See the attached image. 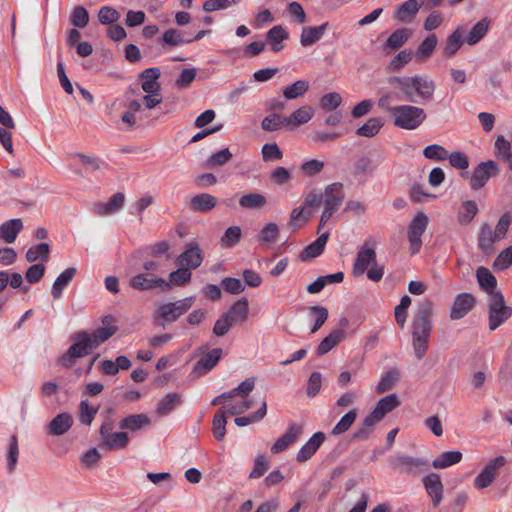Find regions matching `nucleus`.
Segmentation results:
<instances>
[{
	"label": "nucleus",
	"instance_id": "obj_1",
	"mask_svg": "<svg viewBox=\"0 0 512 512\" xmlns=\"http://www.w3.org/2000/svg\"><path fill=\"white\" fill-rule=\"evenodd\" d=\"M388 85L395 89L399 90L398 92L392 93V100H402L411 103L416 102V96L424 100H429L433 97L436 86L433 80L429 79L426 76H393L388 78Z\"/></svg>",
	"mask_w": 512,
	"mask_h": 512
},
{
	"label": "nucleus",
	"instance_id": "obj_2",
	"mask_svg": "<svg viewBox=\"0 0 512 512\" xmlns=\"http://www.w3.org/2000/svg\"><path fill=\"white\" fill-rule=\"evenodd\" d=\"M432 315L433 303L430 300H424L418 304L411 324L412 347L418 360L423 359L429 348Z\"/></svg>",
	"mask_w": 512,
	"mask_h": 512
},
{
	"label": "nucleus",
	"instance_id": "obj_3",
	"mask_svg": "<svg viewBox=\"0 0 512 512\" xmlns=\"http://www.w3.org/2000/svg\"><path fill=\"white\" fill-rule=\"evenodd\" d=\"M391 101L392 93H384L378 99V106L391 114L396 127L414 130L425 121L426 113L422 108L409 104L391 106Z\"/></svg>",
	"mask_w": 512,
	"mask_h": 512
},
{
	"label": "nucleus",
	"instance_id": "obj_4",
	"mask_svg": "<svg viewBox=\"0 0 512 512\" xmlns=\"http://www.w3.org/2000/svg\"><path fill=\"white\" fill-rule=\"evenodd\" d=\"M343 202V196L339 194H307L304 205L307 209L306 216L312 217L323 207L318 231H320L330 217Z\"/></svg>",
	"mask_w": 512,
	"mask_h": 512
},
{
	"label": "nucleus",
	"instance_id": "obj_5",
	"mask_svg": "<svg viewBox=\"0 0 512 512\" xmlns=\"http://www.w3.org/2000/svg\"><path fill=\"white\" fill-rule=\"evenodd\" d=\"M73 340V345H71L67 352L59 359L60 365L66 368L72 367L76 359L90 354L94 349L91 336L88 332L82 331L76 333L73 336Z\"/></svg>",
	"mask_w": 512,
	"mask_h": 512
},
{
	"label": "nucleus",
	"instance_id": "obj_6",
	"mask_svg": "<svg viewBox=\"0 0 512 512\" xmlns=\"http://www.w3.org/2000/svg\"><path fill=\"white\" fill-rule=\"evenodd\" d=\"M488 326L491 331L503 325L512 316V307L506 305L502 293H495L488 300Z\"/></svg>",
	"mask_w": 512,
	"mask_h": 512
},
{
	"label": "nucleus",
	"instance_id": "obj_7",
	"mask_svg": "<svg viewBox=\"0 0 512 512\" xmlns=\"http://www.w3.org/2000/svg\"><path fill=\"white\" fill-rule=\"evenodd\" d=\"M195 296H189L175 302H168L160 305L156 314L165 322L172 323L184 315L194 304Z\"/></svg>",
	"mask_w": 512,
	"mask_h": 512
},
{
	"label": "nucleus",
	"instance_id": "obj_8",
	"mask_svg": "<svg viewBox=\"0 0 512 512\" xmlns=\"http://www.w3.org/2000/svg\"><path fill=\"white\" fill-rule=\"evenodd\" d=\"M429 219L424 212H418L408 227V241L411 254H417L422 247V235L428 227Z\"/></svg>",
	"mask_w": 512,
	"mask_h": 512
},
{
	"label": "nucleus",
	"instance_id": "obj_9",
	"mask_svg": "<svg viewBox=\"0 0 512 512\" xmlns=\"http://www.w3.org/2000/svg\"><path fill=\"white\" fill-rule=\"evenodd\" d=\"M500 168L493 160L479 163L473 170L470 178V186L473 190H479L485 186L488 180L497 176Z\"/></svg>",
	"mask_w": 512,
	"mask_h": 512
},
{
	"label": "nucleus",
	"instance_id": "obj_10",
	"mask_svg": "<svg viewBox=\"0 0 512 512\" xmlns=\"http://www.w3.org/2000/svg\"><path fill=\"white\" fill-rule=\"evenodd\" d=\"M202 262V252L198 243L195 241L188 243L185 250L176 259V263L180 267H186L188 269H196Z\"/></svg>",
	"mask_w": 512,
	"mask_h": 512
},
{
	"label": "nucleus",
	"instance_id": "obj_11",
	"mask_svg": "<svg viewBox=\"0 0 512 512\" xmlns=\"http://www.w3.org/2000/svg\"><path fill=\"white\" fill-rule=\"evenodd\" d=\"M505 462L506 460L503 456L492 459L474 479V486L478 489L488 487L495 479L497 471L504 466Z\"/></svg>",
	"mask_w": 512,
	"mask_h": 512
},
{
	"label": "nucleus",
	"instance_id": "obj_12",
	"mask_svg": "<svg viewBox=\"0 0 512 512\" xmlns=\"http://www.w3.org/2000/svg\"><path fill=\"white\" fill-rule=\"evenodd\" d=\"M302 432L303 426L301 424L290 423L286 432L271 446V453L279 454L285 451L292 443L300 438Z\"/></svg>",
	"mask_w": 512,
	"mask_h": 512
},
{
	"label": "nucleus",
	"instance_id": "obj_13",
	"mask_svg": "<svg viewBox=\"0 0 512 512\" xmlns=\"http://www.w3.org/2000/svg\"><path fill=\"white\" fill-rule=\"evenodd\" d=\"M423 5L424 0H407L395 7L393 18L400 23H410Z\"/></svg>",
	"mask_w": 512,
	"mask_h": 512
},
{
	"label": "nucleus",
	"instance_id": "obj_14",
	"mask_svg": "<svg viewBox=\"0 0 512 512\" xmlns=\"http://www.w3.org/2000/svg\"><path fill=\"white\" fill-rule=\"evenodd\" d=\"M130 286L136 290H150L156 287H160L162 290H168L171 284L152 274L140 273L131 278Z\"/></svg>",
	"mask_w": 512,
	"mask_h": 512
},
{
	"label": "nucleus",
	"instance_id": "obj_15",
	"mask_svg": "<svg viewBox=\"0 0 512 512\" xmlns=\"http://www.w3.org/2000/svg\"><path fill=\"white\" fill-rule=\"evenodd\" d=\"M223 355L221 348H214L204 353L194 365L192 373L197 376H203L209 373L220 361Z\"/></svg>",
	"mask_w": 512,
	"mask_h": 512
},
{
	"label": "nucleus",
	"instance_id": "obj_16",
	"mask_svg": "<svg viewBox=\"0 0 512 512\" xmlns=\"http://www.w3.org/2000/svg\"><path fill=\"white\" fill-rule=\"evenodd\" d=\"M393 466L404 473L418 475L421 471L429 468V463L420 458H413L406 455H399L393 461Z\"/></svg>",
	"mask_w": 512,
	"mask_h": 512
},
{
	"label": "nucleus",
	"instance_id": "obj_17",
	"mask_svg": "<svg viewBox=\"0 0 512 512\" xmlns=\"http://www.w3.org/2000/svg\"><path fill=\"white\" fill-rule=\"evenodd\" d=\"M475 304V298L470 293L458 294L452 304L450 310V318L452 320L462 319L469 311L472 310Z\"/></svg>",
	"mask_w": 512,
	"mask_h": 512
},
{
	"label": "nucleus",
	"instance_id": "obj_18",
	"mask_svg": "<svg viewBox=\"0 0 512 512\" xmlns=\"http://www.w3.org/2000/svg\"><path fill=\"white\" fill-rule=\"evenodd\" d=\"M377 262L375 249L372 247L363 246L357 253L356 260L353 265L354 276H361L368 267Z\"/></svg>",
	"mask_w": 512,
	"mask_h": 512
},
{
	"label": "nucleus",
	"instance_id": "obj_19",
	"mask_svg": "<svg viewBox=\"0 0 512 512\" xmlns=\"http://www.w3.org/2000/svg\"><path fill=\"white\" fill-rule=\"evenodd\" d=\"M501 240L488 223H483L478 234V248L486 255L494 253V243Z\"/></svg>",
	"mask_w": 512,
	"mask_h": 512
},
{
	"label": "nucleus",
	"instance_id": "obj_20",
	"mask_svg": "<svg viewBox=\"0 0 512 512\" xmlns=\"http://www.w3.org/2000/svg\"><path fill=\"white\" fill-rule=\"evenodd\" d=\"M73 157L86 173L94 176L109 168L108 163L98 157L82 153H76Z\"/></svg>",
	"mask_w": 512,
	"mask_h": 512
},
{
	"label": "nucleus",
	"instance_id": "obj_21",
	"mask_svg": "<svg viewBox=\"0 0 512 512\" xmlns=\"http://www.w3.org/2000/svg\"><path fill=\"white\" fill-rule=\"evenodd\" d=\"M412 36V30L409 28L396 29L383 44V51L390 54L393 51L400 49Z\"/></svg>",
	"mask_w": 512,
	"mask_h": 512
},
{
	"label": "nucleus",
	"instance_id": "obj_22",
	"mask_svg": "<svg viewBox=\"0 0 512 512\" xmlns=\"http://www.w3.org/2000/svg\"><path fill=\"white\" fill-rule=\"evenodd\" d=\"M424 487L431 497L433 505L438 506L443 499V484L441 478L436 473H431L423 478Z\"/></svg>",
	"mask_w": 512,
	"mask_h": 512
},
{
	"label": "nucleus",
	"instance_id": "obj_23",
	"mask_svg": "<svg viewBox=\"0 0 512 512\" xmlns=\"http://www.w3.org/2000/svg\"><path fill=\"white\" fill-rule=\"evenodd\" d=\"M324 440L325 434L323 432L314 433L312 437L298 451L296 456L297 461L305 462L310 459L322 445Z\"/></svg>",
	"mask_w": 512,
	"mask_h": 512
},
{
	"label": "nucleus",
	"instance_id": "obj_24",
	"mask_svg": "<svg viewBox=\"0 0 512 512\" xmlns=\"http://www.w3.org/2000/svg\"><path fill=\"white\" fill-rule=\"evenodd\" d=\"M476 278L479 287L488 294L489 298L495 293H501L496 290L497 279L486 267L480 266L476 270Z\"/></svg>",
	"mask_w": 512,
	"mask_h": 512
},
{
	"label": "nucleus",
	"instance_id": "obj_25",
	"mask_svg": "<svg viewBox=\"0 0 512 512\" xmlns=\"http://www.w3.org/2000/svg\"><path fill=\"white\" fill-rule=\"evenodd\" d=\"M124 201V194H113L106 203L94 204L93 212L100 217L112 215L122 208Z\"/></svg>",
	"mask_w": 512,
	"mask_h": 512
},
{
	"label": "nucleus",
	"instance_id": "obj_26",
	"mask_svg": "<svg viewBox=\"0 0 512 512\" xmlns=\"http://www.w3.org/2000/svg\"><path fill=\"white\" fill-rule=\"evenodd\" d=\"M329 23L325 22L319 26H305L302 28L300 43L303 47H310L318 42L324 35Z\"/></svg>",
	"mask_w": 512,
	"mask_h": 512
},
{
	"label": "nucleus",
	"instance_id": "obj_27",
	"mask_svg": "<svg viewBox=\"0 0 512 512\" xmlns=\"http://www.w3.org/2000/svg\"><path fill=\"white\" fill-rule=\"evenodd\" d=\"M160 75L161 71L157 67H151L143 70L139 76L142 81V90L146 93L160 92V84L158 82Z\"/></svg>",
	"mask_w": 512,
	"mask_h": 512
},
{
	"label": "nucleus",
	"instance_id": "obj_28",
	"mask_svg": "<svg viewBox=\"0 0 512 512\" xmlns=\"http://www.w3.org/2000/svg\"><path fill=\"white\" fill-rule=\"evenodd\" d=\"M314 115V109L309 105H304L285 117L286 126L289 128H297L308 123Z\"/></svg>",
	"mask_w": 512,
	"mask_h": 512
},
{
	"label": "nucleus",
	"instance_id": "obj_29",
	"mask_svg": "<svg viewBox=\"0 0 512 512\" xmlns=\"http://www.w3.org/2000/svg\"><path fill=\"white\" fill-rule=\"evenodd\" d=\"M73 424V418L70 413L63 412L56 415L48 425V432L53 436H60L66 433Z\"/></svg>",
	"mask_w": 512,
	"mask_h": 512
},
{
	"label": "nucleus",
	"instance_id": "obj_30",
	"mask_svg": "<svg viewBox=\"0 0 512 512\" xmlns=\"http://www.w3.org/2000/svg\"><path fill=\"white\" fill-rule=\"evenodd\" d=\"M129 443V437L126 432H112L101 439L100 447L106 450H121L127 447Z\"/></svg>",
	"mask_w": 512,
	"mask_h": 512
},
{
	"label": "nucleus",
	"instance_id": "obj_31",
	"mask_svg": "<svg viewBox=\"0 0 512 512\" xmlns=\"http://www.w3.org/2000/svg\"><path fill=\"white\" fill-rule=\"evenodd\" d=\"M23 229L21 219H11L0 225V238L6 243H13Z\"/></svg>",
	"mask_w": 512,
	"mask_h": 512
},
{
	"label": "nucleus",
	"instance_id": "obj_32",
	"mask_svg": "<svg viewBox=\"0 0 512 512\" xmlns=\"http://www.w3.org/2000/svg\"><path fill=\"white\" fill-rule=\"evenodd\" d=\"M329 233H322L314 242L305 247L300 258L302 261H310L322 254L328 241Z\"/></svg>",
	"mask_w": 512,
	"mask_h": 512
},
{
	"label": "nucleus",
	"instance_id": "obj_33",
	"mask_svg": "<svg viewBox=\"0 0 512 512\" xmlns=\"http://www.w3.org/2000/svg\"><path fill=\"white\" fill-rule=\"evenodd\" d=\"M248 300L247 298H241L231 305L228 311L224 312L228 315L229 320L236 324L238 322H244L248 318Z\"/></svg>",
	"mask_w": 512,
	"mask_h": 512
},
{
	"label": "nucleus",
	"instance_id": "obj_34",
	"mask_svg": "<svg viewBox=\"0 0 512 512\" xmlns=\"http://www.w3.org/2000/svg\"><path fill=\"white\" fill-rule=\"evenodd\" d=\"M76 274L77 269L75 267H69L60 273V275L54 281L51 289V293L54 299H59L62 296L63 289L69 285Z\"/></svg>",
	"mask_w": 512,
	"mask_h": 512
},
{
	"label": "nucleus",
	"instance_id": "obj_35",
	"mask_svg": "<svg viewBox=\"0 0 512 512\" xmlns=\"http://www.w3.org/2000/svg\"><path fill=\"white\" fill-rule=\"evenodd\" d=\"M489 27L490 20L486 17L481 19L468 32L467 36L464 38L465 43L470 46L476 45L485 37Z\"/></svg>",
	"mask_w": 512,
	"mask_h": 512
},
{
	"label": "nucleus",
	"instance_id": "obj_36",
	"mask_svg": "<svg viewBox=\"0 0 512 512\" xmlns=\"http://www.w3.org/2000/svg\"><path fill=\"white\" fill-rule=\"evenodd\" d=\"M346 337V332L341 329H335L329 333L318 345L317 354L324 355L331 351L335 346L342 342Z\"/></svg>",
	"mask_w": 512,
	"mask_h": 512
},
{
	"label": "nucleus",
	"instance_id": "obj_37",
	"mask_svg": "<svg viewBox=\"0 0 512 512\" xmlns=\"http://www.w3.org/2000/svg\"><path fill=\"white\" fill-rule=\"evenodd\" d=\"M217 204V198L211 194H196L190 200V208L195 212H208Z\"/></svg>",
	"mask_w": 512,
	"mask_h": 512
},
{
	"label": "nucleus",
	"instance_id": "obj_38",
	"mask_svg": "<svg viewBox=\"0 0 512 512\" xmlns=\"http://www.w3.org/2000/svg\"><path fill=\"white\" fill-rule=\"evenodd\" d=\"M181 404V395L177 393H169L162 398L156 407L158 416L163 417L170 414L177 406Z\"/></svg>",
	"mask_w": 512,
	"mask_h": 512
},
{
	"label": "nucleus",
	"instance_id": "obj_39",
	"mask_svg": "<svg viewBox=\"0 0 512 512\" xmlns=\"http://www.w3.org/2000/svg\"><path fill=\"white\" fill-rule=\"evenodd\" d=\"M267 40L271 44L273 52H279L283 49L282 41L288 39V32L281 26H273L266 34Z\"/></svg>",
	"mask_w": 512,
	"mask_h": 512
},
{
	"label": "nucleus",
	"instance_id": "obj_40",
	"mask_svg": "<svg viewBox=\"0 0 512 512\" xmlns=\"http://www.w3.org/2000/svg\"><path fill=\"white\" fill-rule=\"evenodd\" d=\"M461 29V26L457 27L456 30L447 37L443 50L444 56H454L461 48L462 44L465 43L464 38L462 39Z\"/></svg>",
	"mask_w": 512,
	"mask_h": 512
},
{
	"label": "nucleus",
	"instance_id": "obj_41",
	"mask_svg": "<svg viewBox=\"0 0 512 512\" xmlns=\"http://www.w3.org/2000/svg\"><path fill=\"white\" fill-rule=\"evenodd\" d=\"M438 43V38L435 34H429L417 47L415 56L419 61H425L434 52Z\"/></svg>",
	"mask_w": 512,
	"mask_h": 512
},
{
	"label": "nucleus",
	"instance_id": "obj_42",
	"mask_svg": "<svg viewBox=\"0 0 512 512\" xmlns=\"http://www.w3.org/2000/svg\"><path fill=\"white\" fill-rule=\"evenodd\" d=\"M227 413L226 407L217 410L213 417L212 430L216 440L221 441L226 434Z\"/></svg>",
	"mask_w": 512,
	"mask_h": 512
},
{
	"label": "nucleus",
	"instance_id": "obj_43",
	"mask_svg": "<svg viewBox=\"0 0 512 512\" xmlns=\"http://www.w3.org/2000/svg\"><path fill=\"white\" fill-rule=\"evenodd\" d=\"M461 459L462 453L460 451H447L441 453L438 458L434 459L432 466L435 469H444L459 463Z\"/></svg>",
	"mask_w": 512,
	"mask_h": 512
},
{
	"label": "nucleus",
	"instance_id": "obj_44",
	"mask_svg": "<svg viewBox=\"0 0 512 512\" xmlns=\"http://www.w3.org/2000/svg\"><path fill=\"white\" fill-rule=\"evenodd\" d=\"M150 424V419L144 414H134L128 417H125L119 423V427L121 429H126L129 431H137L141 429L145 425Z\"/></svg>",
	"mask_w": 512,
	"mask_h": 512
},
{
	"label": "nucleus",
	"instance_id": "obj_45",
	"mask_svg": "<svg viewBox=\"0 0 512 512\" xmlns=\"http://www.w3.org/2000/svg\"><path fill=\"white\" fill-rule=\"evenodd\" d=\"M382 419L383 417L375 409H373V411L363 420V428L355 432L354 438L360 440L366 439L370 433V429Z\"/></svg>",
	"mask_w": 512,
	"mask_h": 512
},
{
	"label": "nucleus",
	"instance_id": "obj_46",
	"mask_svg": "<svg viewBox=\"0 0 512 512\" xmlns=\"http://www.w3.org/2000/svg\"><path fill=\"white\" fill-rule=\"evenodd\" d=\"M383 126L381 118H369L362 126L356 130V134L363 137H373L379 133Z\"/></svg>",
	"mask_w": 512,
	"mask_h": 512
},
{
	"label": "nucleus",
	"instance_id": "obj_47",
	"mask_svg": "<svg viewBox=\"0 0 512 512\" xmlns=\"http://www.w3.org/2000/svg\"><path fill=\"white\" fill-rule=\"evenodd\" d=\"M495 149L498 154L512 170V146L511 143L500 135L495 141Z\"/></svg>",
	"mask_w": 512,
	"mask_h": 512
},
{
	"label": "nucleus",
	"instance_id": "obj_48",
	"mask_svg": "<svg viewBox=\"0 0 512 512\" xmlns=\"http://www.w3.org/2000/svg\"><path fill=\"white\" fill-rule=\"evenodd\" d=\"M18 457H19L18 439H17L16 435H12L10 438L8 451L6 454L8 473H13L15 471L17 462H18Z\"/></svg>",
	"mask_w": 512,
	"mask_h": 512
},
{
	"label": "nucleus",
	"instance_id": "obj_49",
	"mask_svg": "<svg viewBox=\"0 0 512 512\" xmlns=\"http://www.w3.org/2000/svg\"><path fill=\"white\" fill-rule=\"evenodd\" d=\"M241 237V228L239 226H231L224 232L220 239V244L224 248H232L240 242Z\"/></svg>",
	"mask_w": 512,
	"mask_h": 512
},
{
	"label": "nucleus",
	"instance_id": "obj_50",
	"mask_svg": "<svg viewBox=\"0 0 512 512\" xmlns=\"http://www.w3.org/2000/svg\"><path fill=\"white\" fill-rule=\"evenodd\" d=\"M308 316L314 320L311 329L312 333L317 332L328 319V310L322 306H312L309 308Z\"/></svg>",
	"mask_w": 512,
	"mask_h": 512
},
{
	"label": "nucleus",
	"instance_id": "obj_51",
	"mask_svg": "<svg viewBox=\"0 0 512 512\" xmlns=\"http://www.w3.org/2000/svg\"><path fill=\"white\" fill-rule=\"evenodd\" d=\"M400 405L398 397L396 394H389L382 399H380L376 406L375 410L384 418L385 415Z\"/></svg>",
	"mask_w": 512,
	"mask_h": 512
},
{
	"label": "nucleus",
	"instance_id": "obj_52",
	"mask_svg": "<svg viewBox=\"0 0 512 512\" xmlns=\"http://www.w3.org/2000/svg\"><path fill=\"white\" fill-rule=\"evenodd\" d=\"M357 418V409H351L348 411L341 419L337 422V424L333 427L331 433L333 435H340L349 430L352 424L355 422Z\"/></svg>",
	"mask_w": 512,
	"mask_h": 512
},
{
	"label": "nucleus",
	"instance_id": "obj_53",
	"mask_svg": "<svg viewBox=\"0 0 512 512\" xmlns=\"http://www.w3.org/2000/svg\"><path fill=\"white\" fill-rule=\"evenodd\" d=\"M308 89L309 84L307 81L298 80L283 90V96L288 100L297 99L303 96Z\"/></svg>",
	"mask_w": 512,
	"mask_h": 512
},
{
	"label": "nucleus",
	"instance_id": "obj_54",
	"mask_svg": "<svg viewBox=\"0 0 512 512\" xmlns=\"http://www.w3.org/2000/svg\"><path fill=\"white\" fill-rule=\"evenodd\" d=\"M413 51L404 49L394 56L388 64V69L392 72L399 71L407 65L413 58Z\"/></svg>",
	"mask_w": 512,
	"mask_h": 512
},
{
	"label": "nucleus",
	"instance_id": "obj_55",
	"mask_svg": "<svg viewBox=\"0 0 512 512\" xmlns=\"http://www.w3.org/2000/svg\"><path fill=\"white\" fill-rule=\"evenodd\" d=\"M239 204L246 209H261L266 204V198L263 194H243Z\"/></svg>",
	"mask_w": 512,
	"mask_h": 512
},
{
	"label": "nucleus",
	"instance_id": "obj_56",
	"mask_svg": "<svg viewBox=\"0 0 512 512\" xmlns=\"http://www.w3.org/2000/svg\"><path fill=\"white\" fill-rule=\"evenodd\" d=\"M50 247L47 243H41L30 247L26 252V260L28 262H35L38 259L48 260Z\"/></svg>",
	"mask_w": 512,
	"mask_h": 512
},
{
	"label": "nucleus",
	"instance_id": "obj_57",
	"mask_svg": "<svg viewBox=\"0 0 512 512\" xmlns=\"http://www.w3.org/2000/svg\"><path fill=\"white\" fill-rule=\"evenodd\" d=\"M162 41L169 46H179L191 43L192 39L185 38L181 31L171 28L163 33Z\"/></svg>",
	"mask_w": 512,
	"mask_h": 512
},
{
	"label": "nucleus",
	"instance_id": "obj_58",
	"mask_svg": "<svg viewBox=\"0 0 512 512\" xmlns=\"http://www.w3.org/2000/svg\"><path fill=\"white\" fill-rule=\"evenodd\" d=\"M70 23L79 29L85 28L89 22V13L83 6H76L70 14Z\"/></svg>",
	"mask_w": 512,
	"mask_h": 512
},
{
	"label": "nucleus",
	"instance_id": "obj_59",
	"mask_svg": "<svg viewBox=\"0 0 512 512\" xmlns=\"http://www.w3.org/2000/svg\"><path fill=\"white\" fill-rule=\"evenodd\" d=\"M97 413L98 407L90 406L87 400H82L80 402L78 418L82 424L89 426L93 422Z\"/></svg>",
	"mask_w": 512,
	"mask_h": 512
},
{
	"label": "nucleus",
	"instance_id": "obj_60",
	"mask_svg": "<svg viewBox=\"0 0 512 512\" xmlns=\"http://www.w3.org/2000/svg\"><path fill=\"white\" fill-rule=\"evenodd\" d=\"M423 156L434 161H443L448 157V151L439 144H431L423 149Z\"/></svg>",
	"mask_w": 512,
	"mask_h": 512
},
{
	"label": "nucleus",
	"instance_id": "obj_61",
	"mask_svg": "<svg viewBox=\"0 0 512 512\" xmlns=\"http://www.w3.org/2000/svg\"><path fill=\"white\" fill-rule=\"evenodd\" d=\"M261 127L265 131H276L281 129L282 127H287L285 122V117L280 114L273 113L269 116H266L262 122Z\"/></svg>",
	"mask_w": 512,
	"mask_h": 512
},
{
	"label": "nucleus",
	"instance_id": "obj_62",
	"mask_svg": "<svg viewBox=\"0 0 512 512\" xmlns=\"http://www.w3.org/2000/svg\"><path fill=\"white\" fill-rule=\"evenodd\" d=\"M116 330L117 329L114 326L100 327L96 329L92 334H90L94 348L108 340L112 335H114Z\"/></svg>",
	"mask_w": 512,
	"mask_h": 512
},
{
	"label": "nucleus",
	"instance_id": "obj_63",
	"mask_svg": "<svg viewBox=\"0 0 512 512\" xmlns=\"http://www.w3.org/2000/svg\"><path fill=\"white\" fill-rule=\"evenodd\" d=\"M120 13L113 7L103 6L98 12V21L103 25H111L120 18Z\"/></svg>",
	"mask_w": 512,
	"mask_h": 512
},
{
	"label": "nucleus",
	"instance_id": "obj_64",
	"mask_svg": "<svg viewBox=\"0 0 512 512\" xmlns=\"http://www.w3.org/2000/svg\"><path fill=\"white\" fill-rule=\"evenodd\" d=\"M478 212V208L475 202L465 201L461 205L459 210V222L461 224H467L475 217Z\"/></svg>",
	"mask_w": 512,
	"mask_h": 512
}]
</instances>
